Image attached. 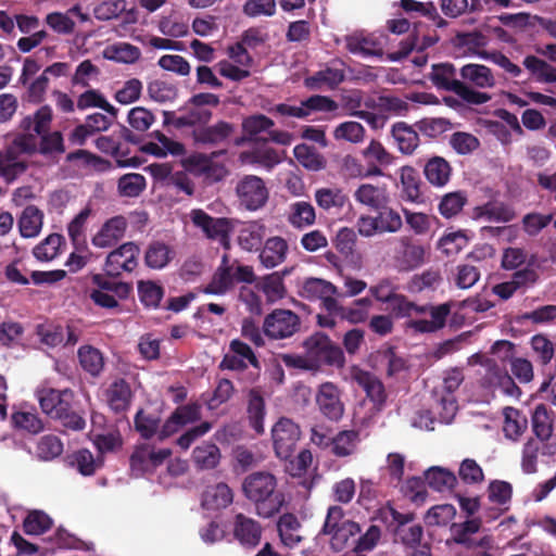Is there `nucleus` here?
I'll return each mask as SVG.
<instances>
[{
	"instance_id": "1",
	"label": "nucleus",
	"mask_w": 556,
	"mask_h": 556,
	"mask_svg": "<svg viewBox=\"0 0 556 556\" xmlns=\"http://www.w3.org/2000/svg\"><path fill=\"white\" fill-rule=\"evenodd\" d=\"M242 492L261 518L274 517L286 503L283 492L278 489L277 478L269 471L249 473L242 482Z\"/></svg>"
},
{
	"instance_id": "2",
	"label": "nucleus",
	"mask_w": 556,
	"mask_h": 556,
	"mask_svg": "<svg viewBox=\"0 0 556 556\" xmlns=\"http://www.w3.org/2000/svg\"><path fill=\"white\" fill-rule=\"evenodd\" d=\"M429 79L438 90L453 92L468 104L480 105L491 100L489 93L465 86L460 81L459 70L450 62L432 64Z\"/></svg>"
},
{
	"instance_id": "3",
	"label": "nucleus",
	"mask_w": 556,
	"mask_h": 556,
	"mask_svg": "<svg viewBox=\"0 0 556 556\" xmlns=\"http://www.w3.org/2000/svg\"><path fill=\"white\" fill-rule=\"evenodd\" d=\"M378 516L381 520L394 525L393 534L394 541L401 543L405 548L416 549L424 544V528L419 523H413L416 519L415 513H400L390 504L378 510Z\"/></svg>"
},
{
	"instance_id": "4",
	"label": "nucleus",
	"mask_w": 556,
	"mask_h": 556,
	"mask_svg": "<svg viewBox=\"0 0 556 556\" xmlns=\"http://www.w3.org/2000/svg\"><path fill=\"white\" fill-rule=\"evenodd\" d=\"M302 346L307 353L313 371H318L326 366L342 368L345 364L342 349L323 332H315L306 338Z\"/></svg>"
},
{
	"instance_id": "5",
	"label": "nucleus",
	"mask_w": 556,
	"mask_h": 556,
	"mask_svg": "<svg viewBox=\"0 0 556 556\" xmlns=\"http://www.w3.org/2000/svg\"><path fill=\"white\" fill-rule=\"evenodd\" d=\"M220 104L217 94L211 92H200L191 96L179 112L185 113V118L178 119L180 125L187 127H202L208 125L213 117L212 109Z\"/></svg>"
},
{
	"instance_id": "6",
	"label": "nucleus",
	"mask_w": 556,
	"mask_h": 556,
	"mask_svg": "<svg viewBox=\"0 0 556 556\" xmlns=\"http://www.w3.org/2000/svg\"><path fill=\"white\" fill-rule=\"evenodd\" d=\"M235 191L239 205L250 212L264 207L269 198V191L264 179L256 175L241 177Z\"/></svg>"
},
{
	"instance_id": "7",
	"label": "nucleus",
	"mask_w": 556,
	"mask_h": 556,
	"mask_svg": "<svg viewBox=\"0 0 556 556\" xmlns=\"http://www.w3.org/2000/svg\"><path fill=\"white\" fill-rule=\"evenodd\" d=\"M18 135L14 138L11 148L7 154L0 152V176L7 180H12L17 174L25 169L22 163L15 161V152L33 154L38 151L37 137L30 131Z\"/></svg>"
},
{
	"instance_id": "8",
	"label": "nucleus",
	"mask_w": 556,
	"mask_h": 556,
	"mask_svg": "<svg viewBox=\"0 0 556 556\" xmlns=\"http://www.w3.org/2000/svg\"><path fill=\"white\" fill-rule=\"evenodd\" d=\"M301 328V319L291 309L276 308L265 316L263 332L271 340H282L294 336Z\"/></svg>"
},
{
	"instance_id": "9",
	"label": "nucleus",
	"mask_w": 556,
	"mask_h": 556,
	"mask_svg": "<svg viewBox=\"0 0 556 556\" xmlns=\"http://www.w3.org/2000/svg\"><path fill=\"white\" fill-rule=\"evenodd\" d=\"M271 437L276 455L281 459H288L295 451L301 430L293 420L282 417L274 425Z\"/></svg>"
},
{
	"instance_id": "10",
	"label": "nucleus",
	"mask_w": 556,
	"mask_h": 556,
	"mask_svg": "<svg viewBox=\"0 0 556 556\" xmlns=\"http://www.w3.org/2000/svg\"><path fill=\"white\" fill-rule=\"evenodd\" d=\"M140 249L135 242H126L109 253L104 269L108 276L118 277L124 271L131 273L138 266Z\"/></svg>"
},
{
	"instance_id": "11",
	"label": "nucleus",
	"mask_w": 556,
	"mask_h": 556,
	"mask_svg": "<svg viewBox=\"0 0 556 556\" xmlns=\"http://www.w3.org/2000/svg\"><path fill=\"white\" fill-rule=\"evenodd\" d=\"M480 519H469L462 523H453L451 527L453 542L468 549H492L494 541L491 535H483L480 539L472 538L480 530Z\"/></svg>"
},
{
	"instance_id": "12",
	"label": "nucleus",
	"mask_w": 556,
	"mask_h": 556,
	"mask_svg": "<svg viewBox=\"0 0 556 556\" xmlns=\"http://www.w3.org/2000/svg\"><path fill=\"white\" fill-rule=\"evenodd\" d=\"M201 419V405L198 402H191L179 405L165 420L159 431V440L163 441L189 424H193Z\"/></svg>"
},
{
	"instance_id": "13",
	"label": "nucleus",
	"mask_w": 556,
	"mask_h": 556,
	"mask_svg": "<svg viewBox=\"0 0 556 556\" xmlns=\"http://www.w3.org/2000/svg\"><path fill=\"white\" fill-rule=\"evenodd\" d=\"M191 220L195 227L202 229L208 239H218L226 249L229 248L231 227L227 218L212 217L203 210H193L191 212Z\"/></svg>"
},
{
	"instance_id": "14",
	"label": "nucleus",
	"mask_w": 556,
	"mask_h": 556,
	"mask_svg": "<svg viewBox=\"0 0 556 556\" xmlns=\"http://www.w3.org/2000/svg\"><path fill=\"white\" fill-rule=\"evenodd\" d=\"M75 392L70 389H54L42 387L36 390V399L43 414L54 419L75 397Z\"/></svg>"
},
{
	"instance_id": "15",
	"label": "nucleus",
	"mask_w": 556,
	"mask_h": 556,
	"mask_svg": "<svg viewBox=\"0 0 556 556\" xmlns=\"http://www.w3.org/2000/svg\"><path fill=\"white\" fill-rule=\"evenodd\" d=\"M303 294L311 301L320 300L321 307L330 313L333 312L341 299V294L334 285L325 279L314 277L307 278L304 281Z\"/></svg>"
},
{
	"instance_id": "16",
	"label": "nucleus",
	"mask_w": 556,
	"mask_h": 556,
	"mask_svg": "<svg viewBox=\"0 0 556 556\" xmlns=\"http://www.w3.org/2000/svg\"><path fill=\"white\" fill-rule=\"evenodd\" d=\"M316 404L319 412L329 420L338 421L344 413L341 391L332 382H324L316 393Z\"/></svg>"
},
{
	"instance_id": "17",
	"label": "nucleus",
	"mask_w": 556,
	"mask_h": 556,
	"mask_svg": "<svg viewBox=\"0 0 556 556\" xmlns=\"http://www.w3.org/2000/svg\"><path fill=\"white\" fill-rule=\"evenodd\" d=\"M346 50L363 58H382L383 47L379 37L374 34L354 33L345 36Z\"/></svg>"
},
{
	"instance_id": "18",
	"label": "nucleus",
	"mask_w": 556,
	"mask_h": 556,
	"mask_svg": "<svg viewBox=\"0 0 556 556\" xmlns=\"http://www.w3.org/2000/svg\"><path fill=\"white\" fill-rule=\"evenodd\" d=\"M127 227L128 222L125 216H113L101 226L98 232L92 237L91 242L97 248H111L123 239Z\"/></svg>"
},
{
	"instance_id": "19",
	"label": "nucleus",
	"mask_w": 556,
	"mask_h": 556,
	"mask_svg": "<svg viewBox=\"0 0 556 556\" xmlns=\"http://www.w3.org/2000/svg\"><path fill=\"white\" fill-rule=\"evenodd\" d=\"M475 220H486L491 223H508L516 217L514 207L500 200H490L481 205L475 206L471 212Z\"/></svg>"
},
{
	"instance_id": "20",
	"label": "nucleus",
	"mask_w": 556,
	"mask_h": 556,
	"mask_svg": "<svg viewBox=\"0 0 556 556\" xmlns=\"http://www.w3.org/2000/svg\"><path fill=\"white\" fill-rule=\"evenodd\" d=\"M233 536L241 545L253 548L261 542L262 526L253 518L239 513L235 516Z\"/></svg>"
},
{
	"instance_id": "21",
	"label": "nucleus",
	"mask_w": 556,
	"mask_h": 556,
	"mask_svg": "<svg viewBox=\"0 0 556 556\" xmlns=\"http://www.w3.org/2000/svg\"><path fill=\"white\" fill-rule=\"evenodd\" d=\"M426 180L435 188L445 187L452 177L453 168L447 160L440 155L427 157L422 163Z\"/></svg>"
},
{
	"instance_id": "22",
	"label": "nucleus",
	"mask_w": 556,
	"mask_h": 556,
	"mask_svg": "<svg viewBox=\"0 0 556 556\" xmlns=\"http://www.w3.org/2000/svg\"><path fill=\"white\" fill-rule=\"evenodd\" d=\"M258 251L260 263L263 267L270 269L286 261L289 244L282 237L274 236L267 238Z\"/></svg>"
},
{
	"instance_id": "23",
	"label": "nucleus",
	"mask_w": 556,
	"mask_h": 556,
	"mask_svg": "<svg viewBox=\"0 0 556 556\" xmlns=\"http://www.w3.org/2000/svg\"><path fill=\"white\" fill-rule=\"evenodd\" d=\"M235 132V125L226 121H218L211 126L193 129V139L202 144H219L225 142Z\"/></svg>"
},
{
	"instance_id": "24",
	"label": "nucleus",
	"mask_w": 556,
	"mask_h": 556,
	"mask_svg": "<svg viewBox=\"0 0 556 556\" xmlns=\"http://www.w3.org/2000/svg\"><path fill=\"white\" fill-rule=\"evenodd\" d=\"M452 305L443 303L440 305L430 304L428 313L431 317L428 319L410 320L408 326L420 333H431L442 329L446 324V318L451 314Z\"/></svg>"
},
{
	"instance_id": "25",
	"label": "nucleus",
	"mask_w": 556,
	"mask_h": 556,
	"mask_svg": "<svg viewBox=\"0 0 556 556\" xmlns=\"http://www.w3.org/2000/svg\"><path fill=\"white\" fill-rule=\"evenodd\" d=\"M345 79L343 68L327 66L304 79V85L311 90H333Z\"/></svg>"
},
{
	"instance_id": "26",
	"label": "nucleus",
	"mask_w": 556,
	"mask_h": 556,
	"mask_svg": "<svg viewBox=\"0 0 556 556\" xmlns=\"http://www.w3.org/2000/svg\"><path fill=\"white\" fill-rule=\"evenodd\" d=\"M460 81L470 88H492L495 78L492 71L482 64L469 63L459 68Z\"/></svg>"
},
{
	"instance_id": "27",
	"label": "nucleus",
	"mask_w": 556,
	"mask_h": 556,
	"mask_svg": "<svg viewBox=\"0 0 556 556\" xmlns=\"http://www.w3.org/2000/svg\"><path fill=\"white\" fill-rule=\"evenodd\" d=\"M372 305L374 301L369 296L357 299L348 306L338 302L332 314L338 315L340 320H348L351 324H362L368 319Z\"/></svg>"
},
{
	"instance_id": "28",
	"label": "nucleus",
	"mask_w": 556,
	"mask_h": 556,
	"mask_svg": "<svg viewBox=\"0 0 556 556\" xmlns=\"http://www.w3.org/2000/svg\"><path fill=\"white\" fill-rule=\"evenodd\" d=\"M86 409L75 396L53 420L58 421L67 431L80 432L86 428Z\"/></svg>"
},
{
	"instance_id": "29",
	"label": "nucleus",
	"mask_w": 556,
	"mask_h": 556,
	"mask_svg": "<svg viewBox=\"0 0 556 556\" xmlns=\"http://www.w3.org/2000/svg\"><path fill=\"white\" fill-rule=\"evenodd\" d=\"M353 379L366 392L367 397L376 405L382 406L387 400L383 383L371 372L356 369Z\"/></svg>"
},
{
	"instance_id": "30",
	"label": "nucleus",
	"mask_w": 556,
	"mask_h": 556,
	"mask_svg": "<svg viewBox=\"0 0 556 556\" xmlns=\"http://www.w3.org/2000/svg\"><path fill=\"white\" fill-rule=\"evenodd\" d=\"M363 156L367 163L368 176H382L381 166L392 163V155L377 140H371L367 148L363 150Z\"/></svg>"
},
{
	"instance_id": "31",
	"label": "nucleus",
	"mask_w": 556,
	"mask_h": 556,
	"mask_svg": "<svg viewBox=\"0 0 556 556\" xmlns=\"http://www.w3.org/2000/svg\"><path fill=\"white\" fill-rule=\"evenodd\" d=\"M403 198L413 203H424V184L419 173L413 166H403L400 170Z\"/></svg>"
},
{
	"instance_id": "32",
	"label": "nucleus",
	"mask_w": 556,
	"mask_h": 556,
	"mask_svg": "<svg viewBox=\"0 0 556 556\" xmlns=\"http://www.w3.org/2000/svg\"><path fill=\"white\" fill-rule=\"evenodd\" d=\"M354 199L356 202L377 211L389 203L387 187L371 184L361 185L354 192Z\"/></svg>"
},
{
	"instance_id": "33",
	"label": "nucleus",
	"mask_w": 556,
	"mask_h": 556,
	"mask_svg": "<svg viewBox=\"0 0 556 556\" xmlns=\"http://www.w3.org/2000/svg\"><path fill=\"white\" fill-rule=\"evenodd\" d=\"M452 47L457 55L477 54L486 46V37L480 31L457 33L451 39Z\"/></svg>"
},
{
	"instance_id": "34",
	"label": "nucleus",
	"mask_w": 556,
	"mask_h": 556,
	"mask_svg": "<svg viewBox=\"0 0 556 556\" xmlns=\"http://www.w3.org/2000/svg\"><path fill=\"white\" fill-rule=\"evenodd\" d=\"M391 135L397 146V149L403 154H413L419 144V135L417 130L405 122H397L393 124Z\"/></svg>"
},
{
	"instance_id": "35",
	"label": "nucleus",
	"mask_w": 556,
	"mask_h": 556,
	"mask_svg": "<svg viewBox=\"0 0 556 556\" xmlns=\"http://www.w3.org/2000/svg\"><path fill=\"white\" fill-rule=\"evenodd\" d=\"M232 501V490L224 482L207 486L202 494V506L205 509L226 508Z\"/></svg>"
},
{
	"instance_id": "36",
	"label": "nucleus",
	"mask_w": 556,
	"mask_h": 556,
	"mask_svg": "<svg viewBox=\"0 0 556 556\" xmlns=\"http://www.w3.org/2000/svg\"><path fill=\"white\" fill-rule=\"evenodd\" d=\"M290 273L291 269L286 268L282 271L268 274L261 279L256 287L266 295L268 302L279 301L286 296L283 277Z\"/></svg>"
},
{
	"instance_id": "37",
	"label": "nucleus",
	"mask_w": 556,
	"mask_h": 556,
	"mask_svg": "<svg viewBox=\"0 0 556 556\" xmlns=\"http://www.w3.org/2000/svg\"><path fill=\"white\" fill-rule=\"evenodd\" d=\"M191 458L197 469L211 470L218 466L222 454L215 443L203 442L193 448Z\"/></svg>"
},
{
	"instance_id": "38",
	"label": "nucleus",
	"mask_w": 556,
	"mask_h": 556,
	"mask_svg": "<svg viewBox=\"0 0 556 556\" xmlns=\"http://www.w3.org/2000/svg\"><path fill=\"white\" fill-rule=\"evenodd\" d=\"M20 233L23 238L37 237L43 225V212L36 205H27L17 222Z\"/></svg>"
},
{
	"instance_id": "39",
	"label": "nucleus",
	"mask_w": 556,
	"mask_h": 556,
	"mask_svg": "<svg viewBox=\"0 0 556 556\" xmlns=\"http://www.w3.org/2000/svg\"><path fill=\"white\" fill-rule=\"evenodd\" d=\"M131 396L132 393L129 383L124 379H117L108 390L109 406L116 414L123 413L128 409Z\"/></svg>"
},
{
	"instance_id": "40",
	"label": "nucleus",
	"mask_w": 556,
	"mask_h": 556,
	"mask_svg": "<svg viewBox=\"0 0 556 556\" xmlns=\"http://www.w3.org/2000/svg\"><path fill=\"white\" fill-rule=\"evenodd\" d=\"M505 437L510 440H518L528 428L527 416L520 410L511 406L503 409Z\"/></svg>"
},
{
	"instance_id": "41",
	"label": "nucleus",
	"mask_w": 556,
	"mask_h": 556,
	"mask_svg": "<svg viewBox=\"0 0 556 556\" xmlns=\"http://www.w3.org/2000/svg\"><path fill=\"white\" fill-rule=\"evenodd\" d=\"M556 319V305L546 304L536 307L531 312L518 314L510 318V323L517 326H525L527 323L532 325H548Z\"/></svg>"
},
{
	"instance_id": "42",
	"label": "nucleus",
	"mask_w": 556,
	"mask_h": 556,
	"mask_svg": "<svg viewBox=\"0 0 556 556\" xmlns=\"http://www.w3.org/2000/svg\"><path fill=\"white\" fill-rule=\"evenodd\" d=\"M301 523L298 517L291 513H286L279 517L277 529L283 545L292 548L302 541V536L298 533Z\"/></svg>"
},
{
	"instance_id": "43",
	"label": "nucleus",
	"mask_w": 556,
	"mask_h": 556,
	"mask_svg": "<svg viewBox=\"0 0 556 556\" xmlns=\"http://www.w3.org/2000/svg\"><path fill=\"white\" fill-rule=\"evenodd\" d=\"M248 417L250 426L257 433L264 432L265 401L260 389L253 388L248 394Z\"/></svg>"
},
{
	"instance_id": "44",
	"label": "nucleus",
	"mask_w": 556,
	"mask_h": 556,
	"mask_svg": "<svg viewBox=\"0 0 556 556\" xmlns=\"http://www.w3.org/2000/svg\"><path fill=\"white\" fill-rule=\"evenodd\" d=\"M52 110L49 105L40 106L33 115L25 116L20 124L24 131H34V135H42L49 131L52 123Z\"/></svg>"
},
{
	"instance_id": "45",
	"label": "nucleus",
	"mask_w": 556,
	"mask_h": 556,
	"mask_svg": "<svg viewBox=\"0 0 556 556\" xmlns=\"http://www.w3.org/2000/svg\"><path fill=\"white\" fill-rule=\"evenodd\" d=\"M428 485L438 491H452L457 484V477L448 469L442 467H431L425 473Z\"/></svg>"
},
{
	"instance_id": "46",
	"label": "nucleus",
	"mask_w": 556,
	"mask_h": 556,
	"mask_svg": "<svg viewBox=\"0 0 556 556\" xmlns=\"http://www.w3.org/2000/svg\"><path fill=\"white\" fill-rule=\"evenodd\" d=\"M359 442V431L343 430L332 438L331 451L337 457H348L355 453Z\"/></svg>"
},
{
	"instance_id": "47",
	"label": "nucleus",
	"mask_w": 556,
	"mask_h": 556,
	"mask_svg": "<svg viewBox=\"0 0 556 556\" xmlns=\"http://www.w3.org/2000/svg\"><path fill=\"white\" fill-rule=\"evenodd\" d=\"M77 356L81 368L92 377L99 376L104 368L102 353L91 345L80 346Z\"/></svg>"
},
{
	"instance_id": "48",
	"label": "nucleus",
	"mask_w": 556,
	"mask_h": 556,
	"mask_svg": "<svg viewBox=\"0 0 556 556\" xmlns=\"http://www.w3.org/2000/svg\"><path fill=\"white\" fill-rule=\"evenodd\" d=\"M265 226L258 223H250L243 227L238 236L241 249L248 252L258 251L263 245Z\"/></svg>"
},
{
	"instance_id": "49",
	"label": "nucleus",
	"mask_w": 556,
	"mask_h": 556,
	"mask_svg": "<svg viewBox=\"0 0 556 556\" xmlns=\"http://www.w3.org/2000/svg\"><path fill=\"white\" fill-rule=\"evenodd\" d=\"M552 412L539 404L532 414V430L540 441H547L553 434Z\"/></svg>"
},
{
	"instance_id": "50",
	"label": "nucleus",
	"mask_w": 556,
	"mask_h": 556,
	"mask_svg": "<svg viewBox=\"0 0 556 556\" xmlns=\"http://www.w3.org/2000/svg\"><path fill=\"white\" fill-rule=\"evenodd\" d=\"M140 56V49L128 42H117L104 50V58L117 63L132 64L136 63Z\"/></svg>"
},
{
	"instance_id": "51",
	"label": "nucleus",
	"mask_w": 556,
	"mask_h": 556,
	"mask_svg": "<svg viewBox=\"0 0 556 556\" xmlns=\"http://www.w3.org/2000/svg\"><path fill=\"white\" fill-rule=\"evenodd\" d=\"M400 5L406 13L415 12L420 16L427 17L428 20L432 21L439 28L444 27L447 24L446 21L439 15L437 7L433 4V2L401 0Z\"/></svg>"
},
{
	"instance_id": "52",
	"label": "nucleus",
	"mask_w": 556,
	"mask_h": 556,
	"mask_svg": "<svg viewBox=\"0 0 556 556\" xmlns=\"http://www.w3.org/2000/svg\"><path fill=\"white\" fill-rule=\"evenodd\" d=\"M293 154L298 162L306 169L317 172L326 166L325 157L314 147L305 143L295 146Z\"/></svg>"
},
{
	"instance_id": "53",
	"label": "nucleus",
	"mask_w": 556,
	"mask_h": 556,
	"mask_svg": "<svg viewBox=\"0 0 556 556\" xmlns=\"http://www.w3.org/2000/svg\"><path fill=\"white\" fill-rule=\"evenodd\" d=\"M316 219L314 206L306 201H298L290 205L289 223L295 228L313 225Z\"/></svg>"
},
{
	"instance_id": "54",
	"label": "nucleus",
	"mask_w": 556,
	"mask_h": 556,
	"mask_svg": "<svg viewBox=\"0 0 556 556\" xmlns=\"http://www.w3.org/2000/svg\"><path fill=\"white\" fill-rule=\"evenodd\" d=\"M523 65L535 77L536 81L556 83V67L546 61L534 55H527Z\"/></svg>"
},
{
	"instance_id": "55",
	"label": "nucleus",
	"mask_w": 556,
	"mask_h": 556,
	"mask_svg": "<svg viewBox=\"0 0 556 556\" xmlns=\"http://www.w3.org/2000/svg\"><path fill=\"white\" fill-rule=\"evenodd\" d=\"M225 150L214 151L211 153V157L204 166L203 172L199 176L202 178L205 185H214L223 181L228 175L229 170L226 165L222 162H217L215 159L219 155L225 154Z\"/></svg>"
},
{
	"instance_id": "56",
	"label": "nucleus",
	"mask_w": 556,
	"mask_h": 556,
	"mask_svg": "<svg viewBox=\"0 0 556 556\" xmlns=\"http://www.w3.org/2000/svg\"><path fill=\"white\" fill-rule=\"evenodd\" d=\"M170 258V249L161 241L151 242L144 254V263L152 269L164 268L169 263Z\"/></svg>"
},
{
	"instance_id": "57",
	"label": "nucleus",
	"mask_w": 556,
	"mask_h": 556,
	"mask_svg": "<svg viewBox=\"0 0 556 556\" xmlns=\"http://www.w3.org/2000/svg\"><path fill=\"white\" fill-rule=\"evenodd\" d=\"M235 285L232 266H219L204 292L207 294H225Z\"/></svg>"
},
{
	"instance_id": "58",
	"label": "nucleus",
	"mask_w": 556,
	"mask_h": 556,
	"mask_svg": "<svg viewBox=\"0 0 556 556\" xmlns=\"http://www.w3.org/2000/svg\"><path fill=\"white\" fill-rule=\"evenodd\" d=\"M77 108L79 110L99 108L109 113L112 118L117 115V109L110 104L104 96L96 89H89L81 93L77 100Z\"/></svg>"
},
{
	"instance_id": "59",
	"label": "nucleus",
	"mask_w": 556,
	"mask_h": 556,
	"mask_svg": "<svg viewBox=\"0 0 556 556\" xmlns=\"http://www.w3.org/2000/svg\"><path fill=\"white\" fill-rule=\"evenodd\" d=\"M63 240V236L59 233L49 235L34 248V256L40 262L52 261L59 255Z\"/></svg>"
},
{
	"instance_id": "60",
	"label": "nucleus",
	"mask_w": 556,
	"mask_h": 556,
	"mask_svg": "<svg viewBox=\"0 0 556 556\" xmlns=\"http://www.w3.org/2000/svg\"><path fill=\"white\" fill-rule=\"evenodd\" d=\"M138 295L146 307L156 308L164 296V288L152 280L138 282Z\"/></svg>"
},
{
	"instance_id": "61",
	"label": "nucleus",
	"mask_w": 556,
	"mask_h": 556,
	"mask_svg": "<svg viewBox=\"0 0 556 556\" xmlns=\"http://www.w3.org/2000/svg\"><path fill=\"white\" fill-rule=\"evenodd\" d=\"M53 525L49 515L41 510L30 511L23 521L24 532L28 535H40L51 529Z\"/></svg>"
},
{
	"instance_id": "62",
	"label": "nucleus",
	"mask_w": 556,
	"mask_h": 556,
	"mask_svg": "<svg viewBox=\"0 0 556 556\" xmlns=\"http://www.w3.org/2000/svg\"><path fill=\"white\" fill-rule=\"evenodd\" d=\"M146 177L138 173L123 175L117 182L118 193L122 197L136 198L146 188Z\"/></svg>"
},
{
	"instance_id": "63",
	"label": "nucleus",
	"mask_w": 556,
	"mask_h": 556,
	"mask_svg": "<svg viewBox=\"0 0 556 556\" xmlns=\"http://www.w3.org/2000/svg\"><path fill=\"white\" fill-rule=\"evenodd\" d=\"M401 493L413 504L422 505L428 496L426 481L420 477H409L401 485Z\"/></svg>"
},
{
	"instance_id": "64",
	"label": "nucleus",
	"mask_w": 556,
	"mask_h": 556,
	"mask_svg": "<svg viewBox=\"0 0 556 556\" xmlns=\"http://www.w3.org/2000/svg\"><path fill=\"white\" fill-rule=\"evenodd\" d=\"M467 203V195L464 191L448 192L443 195L439 204V212L445 218L456 216Z\"/></svg>"
}]
</instances>
